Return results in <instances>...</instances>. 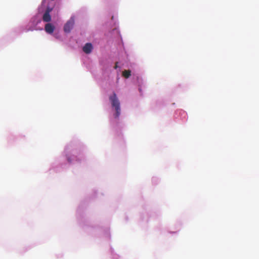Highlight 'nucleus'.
<instances>
[{
	"label": "nucleus",
	"instance_id": "f257e3e1",
	"mask_svg": "<svg viewBox=\"0 0 259 259\" xmlns=\"http://www.w3.org/2000/svg\"><path fill=\"white\" fill-rule=\"evenodd\" d=\"M109 100L111 102L112 107L115 108L116 111L114 117L117 118L120 114V102L115 93H113V95L109 97Z\"/></svg>",
	"mask_w": 259,
	"mask_h": 259
},
{
	"label": "nucleus",
	"instance_id": "f03ea898",
	"mask_svg": "<svg viewBox=\"0 0 259 259\" xmlns=\"http://www.w3.org/2000/svg\"><path fill=\"white\" fill-rule=\"evenodd\" d=\"M74 24V19L71 18L64 25V30L66 32H69L72 29Z\"/></svg>",
	"mask_w": 259,
	"mask_h": 259
},
{
	"label": "nucleus",
	"instance_id": "7ed1b4c3",
	"mask_svg": "<svg viewBox=\"0 0 259 259\" xmlns=\"http://www.w3.org/2000/svg\"><path fill=\"white\" fill-rule=\"evenodd\" d=\"M83 51L88 54L91 53L93 50V46L91 43H87L82 48Z\"/></svg>",
	"mask_w": 259,
	"mask_h": 259
},
{
	"label": "nucleus",
	"instance_id": "20e7f679",
	"mask_svg": "<svg viewBox=\"0 0 259 259\" xmlns=\"http://www.w3.org/2000/svg\"><path fill=\"white\" fill-rule=\"evenodd\" d=\"M51 11V10H49V9L47 10V11L45 12L43 15L42 19L43 21L46 22H49L51 20V17L50 15V12Z\"/></svg>",
	"mask_w": 259,
	"mask_h": 259
},
{
	"label": "nucleus",
	"instance_id": "39448f33",
	"mask_svg": "<svg viewBox=\"0 0 259 259\" xmlns=\"http://www.w3.org/2000/svg\"><path fill=\"white\" fill-rule=\"evenodd\" d=\"M45 29L47 33L52 34L54 32L55 27L51 23H47L45 25Z\"/></svg>",
	"mask_w": 259,
	"mask_h": 259
},
{
	"label": "nucleus",
	"instance_id": "423d86ee",
	"mask_svg": "<svg viewBox=\"0 0 259 259\" xmlns=\"http://www.w3.org/2000/svg\"><path fill=\"white\" fill-rule=\"evenodd\" d=\"M131 71L130 70H125L122 72V75L126 78H128L131 75Z\"/></svg>",
	"mask_w": 259,
	"mask_h": 259
},
{
	"label": "nucleus",
	"instance_id": "0eeeda50",
	"mask_svg": "<svg viewBox=\"0 0 259 259\" xmlns=\"http://www.w3.org/2000/svg\"><path fill=\"white\" fill-rule=\"evenodd\" d=\"M118 67V62H116V64H115V65L114 66V68L115 69H117Z\"/></svg>",
	"mask_w": 259,
	"mask_h": 259
},
{
	"label": "nucleus",
	"instance_id": "6e6552de",
	"mask_svg": "<svg viewBox=\"0 0 259 259\" xmlns=\"http://www.w3.org/2000/svg\"><path fill=\"white\" fill-rule=\"evenodd\" d=\"M67 160L69 162H71V159L70 158V157H69L68 156H67Z\"/></svg>",
	"mask_w": 259,
	"mask_h": 259
}]
</instances>
